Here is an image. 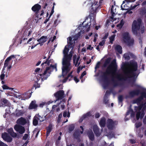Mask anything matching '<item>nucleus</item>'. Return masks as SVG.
Instances as JSON below:
<instances>
[{"label": "nucleus", "instance_id": "aec40b11", "mask_svg": "<svg viewBox=\"0 0 146 146\" xmlns=\"http://www.w3.org/2000/svg\"><path fill=\"white\" fill-rule=\"evenodd\" d=\"M36 101L33 100L31 101L29 107V110L36 109V110L38 107V105L36 104Z\"/></svg>", "mask_w": 146, "mask_h": 146}, {"label": "nucleus", "instance_id": "9b49d317", "mask_svg": "<svg viewBox=\"0 0 146 146\" xmlns=\"http://www.w3.org/2000/svg\"><path fill=\"white\" fill-rule=\"evenodd\" d=\"M72 39L71 37H69L68 38V46L69 48H73L75 43V39H74L72 40Z\"/></svg>", "mask_w": 146, "mask_h": 146}, {"label": "nucleus", "instance_id": "864d4df0", "mask_svg": "<svg viewBox=\"0 0 146 146\" xmlns=\"http://www.w3.org/2000/svg\"><path fill=\"white\" fill-rule=\"evenodd\" d=\"M50 67V69L51 67H52L53 69H55L56 70H57L56 65V64H54V65H50V66L49 67Z\"/></svg>", "mask_w": 146, "mask_h": 146}, {"label": "nucleus", "instance_id": "338daca9", "mask_svg": "<svg viewBox=\"0 0 146 146\" xmlns=\"http://www.w3.org/2000/svg\"><path fill=\"white\" fill-rule=\"evenodd\" d=\"M5 76V75L4 74H2L0 76V78L1 80H4Z\"/></svg>", "mask_w": 146, "mask_h": 146}, {"label": "nucleus", "instance_id": "5fc2aeb1", "mask_svg": "<svg viewBox=\"0 0 146 146\" xmlns=\"http://www.w3.org/2000/svg\"><path fill=\"white\" fill-rule=\"evenodd\" d=\"M98 36V35L97 33H96L95 34V35L94 36V39L93 40V41L94 42H96L97 40V38Z\"/></svg>", "mask_w": 146, "mask_h": 146}, {"label": "nucleus", "instance_id": "20e7f679", "mask_svg": "<svg viewBox=\"0 0 146 146\" xmlns=\"http://www.w3.org/2000/svg\"><path fill=\"white\" fill-rule=\"evenodd\" d=\"M123 42L126 44L128 47L133 45L134 40L133 38H131L129 33L125 32L122 34Z\"/></svg>", "mask_w": 146, "mask_h": 146}, {"label": "nucleus", "instance_id": "e2e57ef3", "mask_svg": "<svg viewBox=\"0 0 146 146\" xmlns=\"http://www.w3.org/2000/svg\"><path fill=\"white\" fill-rule=\"evenodd\" d=\"M100 114L98 113H96L95 115V117L96 118H98L100 117Z\"/></svg>", "mask_w": 146, "mask_h": 146}, {"label": "nucleus", "instance_id": "f03ea898", "mask_svg": "<svg viewBox=\"0 0 146 146\" xmlns=\"http://www.w3.org/2000/svg\"><path fill=\"white\" fill-rule=\"evenodd\" d=\"M117 67L116 60L114 59L107 67L105 71L102 73V74L101 76V78L107 85H108L110 82L108 76L110 75H115L117 70Z\"/></svg>", "mask_w": 146, "mask_h": 146}, {"label": "nucleus", "instance_id": "39448f33", "mask_svg": "<svg viewBox=\"0 0 146 146\" xmlns=\"http://www.w3.org/2000/svg\"><path fill=\"white\" fill-rule=\"evenodd\" d=\"M142 21L140 19H138L137 21L134 20L132 25V30L134 34L136 35L138 34V31L140 29Z\"/></svg>", "mask_w": 146, "mask_h": 146}, {"label": "nucleus", "instance_id": "69168bd1", "mask_svg": "<svg viewBox=\"0 0 146 146\" xmlns=\"http://www.w3.org/2000/svg\"><path fill=\"white\" fill-rule=\"evenodd\" d=\"M137 6V5H135L134 6H131L130 7V10H132L135 8Z\"/></svg>", "mask_w": 146, "mask_h": 146}, {"label": "nucleus", "instance_id": "774afa93", "mask_svg": "<svg viewBox=\"0 0 146 146\" xmlns=\"http://www.w3.org/2000/svg\"><path fill=\"white\" fill-rule=\"evenodd\" d=\"M142 106H143L142 105H140L137 107V109L139 111H140L141 110L142 108Z\"/></svg>", "mask_w": 146, "mask_h": 146}, {"label": "nucleus", "instance_id": "a19ab883", "mask_svg": "<svg viewBox=\"0 0 146 146\" xmlns=\"http://www.w3.org/2000/svg\"><path fill=\"white\" fill-rule=\"evenodd\" d=\"M109 100H108V97L107 96H105L104 98V102L106 104H108L109 103Z\"/></svg>", "mask_w": 146, "mask_h": 146}, {"label": "nucleus", "instance_id": "c85d7f7f", "mask_svg": "<svg viewBox=\"0 0 146 146\" xmlns=\"http://www.w3.org/2000/svg\"><path fill=\"white\" fill-rule=\"evenodd\" d=\"M74 137L76 139H78L79 138L80 134L78 131H75L73 134Z\"/></svg>", "mask_w": 146, "mask_h": 146}, {"label": "nucleus", "instance_id": "6e6552de", "mask_svg": "<svg viewBox=\"0 0 146 146\" xmlns=\"http://www.w3.org/2000/svg\"><path fill=\"white\" fill-rule=\"evenodd\" d=\"M140 93L139 90H133L129 92V95H126L125 98L126 99L134 97L135 96H138Z\"/></svg>", "mask_w": 146, "mask_h": 146}, {"label": "nucleus", "instance_id": "2f4dec72", "mask_svg": "<svg viewBox=\"0 0 146 146\" xmlns=\"http://www.w3.org/2000/svg\"><path fill=\"white\" fill-rule=\"evenodd\" d=\"M72 72H71L70 73L68 74L66 78L64 79L63 81V83L66 82L70 77H71V78H72L73 77V76L72 75Z\"/></svg>", "mask_w": 146, "mask_h": 146}, {"label": "nucleus", "instance_id": "c9c22d12", "mask_svg": "<svg viewBox=\"0 0 146 146\" xmlns=\"http://www.w3.org/2000/svg\"><path fill=\"white\" fill-rule=\"evenodd\" d=\"M24 113L22 110H19L16 111V115L17 117H19L23 115Z\"/></svg>", "mask_w": 146, "mask_h": 146}, {"label": "nucleus", "instance_id": "a18cd8bd", "mask_svg": "<svg viewBox=\"0 0 146 146\" xmlns=\"http://www.w3.org/2000/svg\"><path fill=\"white\" fill-rule=\"evenodd\" d=\"M80 56H78L77 58L76 59V62L75 64V66H76L77 65H78V66L80 64V62H79L78 63V61L79 60H80Z\"/></svg>", "mask_w": 146, "mask_h": 146}, {"label": "nucleus", "instance_id": "393cba45", "mask_svg": "<svg viewBox=\"0 0 146 146\" xmlns=\"http://www.w3.org/2000/svg\"><path fill=\"white\" fill-rule=\"evenodd\" d=\"M7 131L12 137H16L17 134L16 133L14 132L13 129L12 128L8 129Z\"/></svg>", "mask_w": 146, "mask_h": 146}, {"label": "nucleus", "instance_id": "0eeeda50", "mask_svg": "<svg viewBox=\"0 0 146 146\" xmlns=\"http://www.w3.org/2000/svg\"><path fill=\"white\" fill-rule=\"evenodd\" d=\"M56 98L55 102L61 100L64 97V92L63 90H59L54 94Z\"/></svg>", "mask_w": 146, "mask_h": 146}, {"label": "nucleus", "instance_id": "5701e85b", "mask_svg": "<svg viewBox=\"0 0 146 146\" xmlns=\"http://www.w3.org/2000/svg\"><path fill=\"white\" fill-rule=\"evenodd\" d=\"M50 1V0H42L40 1L39 3L42 4V7L43 9H45Z\"/></svg>", "mask_w": 146, "mask_h": 146}, {"label": "nucleus", "instance_id": "4468645a", "mask_svg": "<svg viewBox=\"0 0 146 146\" xmlns=\"http://www.w3.org/2000/svg\"><path fill=\"white\" fill-rule=\"evenodd\" d=\"M2 137L4 140L8 142H11L12 140V137L6 132H4L2 134Z\"/></svg>", "mask_w": 146, "mask_h": 146}, {"label": "nucleus", "instance_id": "e433bc0d", "mask_svg": "<svg viewBox=\"0 0 146 146\" xmlns=\"http://www.w3.org/2000/svg\"><path fill=\"white\" fill-rule=\"evenodd\" d=\"M52 60H48V59H46V61L43 62L41 64L42 66H43L44 64H47L49 66L50 63V61Z\"/></svg>", "mask_w": 146, "mask_h": 146}, {"label": "nucleus", "instance_id": "f8f14e48", "mask_svg": "<svg viewBox=\"0 0 146 146\" xmlns=\"http://www.w3.org/2000/svg\"><path fill=\"white\" fill-rule=\"evenodd\" d=\"M41 8V6L38 4H35L32 7V10L35 13L37 17H38V13Z\"/></svg>", "mask_w": 146, "mask_h": 146}, {"label": "nucleus", "instance_id": "f257e3e1", "mask_svg": "<svg viewBox=\"0 0 146 146\" xmlns=\"http://www.w3.org/2000/svg\"><path fill=\"white\" fill-rule=\"evenodd\" d=\"M138 68V65L136 62L134 61L130 62L129 64V69L127 71L125 72V77L121 74H117L116 78L119 81L126 80L127 78H130L135 77L136 71Z\"/></svg>", "mask_w": 146, "mask_h": 146}, {"label": "nucleus", "instance_id": "423d86ee", "mask_svg": "<svg viewBox=\"0 0 146 146\" xmlns=\"http://www.w3.org/2000/svg\"><path fill=\"white\" fill-rule=\"evenodd\" d=\"M50 70V67H47L43 73L38 75V76L36 77V83L41 78V80L42 81L47 79L50 74L51 72L48 71Z\"/></svg>", "mask_w": 146, "mask_h": 146}, {"label": "nucleus", "instance_id": "7c9ffc66", "mask_svg": "<svg viewBox=\"0 0 146 146\" xmlns=\"http://www.w3.org/2000/svg\"><path fill=\"white\" fill-rule=\"evenodd\" d=\"M38 119L36 115L35 116L33 120V124L34 126H36L38 123Z\"/></svg>", "mask_w": 146, "mask_h": 146}, {"label": "nucleus", "instance_id": "3c124183", "mask_svg": "<svg viewBox=\"0 0 146 146\" xmlns=\"http://www.w3.org/2000/svg\"><path fill=\"white\" fill-rule=\"evenodd\" d=\"M123 56L125 59L129 60V56L127 54H124Z\"/></svg>", "mask_w": 146, "mask_h": 146}, {"label": "nucleus", "instance_id": "09e8293b", "mask_svg": "<svg viewBox=\"0 0 146 146\" xmlns=\"http://www.w3.org/2000/svg\"><path fill=\"white\" fill-rule=\"evenodd\" d=\"M135 127L137 128H138L141 126L142 124L140 122L136 123L135 124Z\"/></svg>", "mask_w": 146, "mask_h": 146}, {"label": "nucleus", "instance_id": "c756f323", "mask_svg": "<svg viewBox=\"0 0 146 146\" xmlns=\"http://www.w3.org/2000/svg\"><path fill=\"white\" fill-rule=\"evenodd\" d=\"M1 101L3 105L4 106H8L9 102L8 100L5 98H3L1 99Z\"/></svg>", "mask_w": 146, "mask_h": 146}, {"label": "nucleus", "instance_id": "cd10ccee", "mask_svg": "<svg viewBox=\"0 0 146 146\" xmlns=\"http://www.w3.org/2000/svg\"><path fill=\"white\" fill-rule=\"evenodd\" d=\"M96 11H91L90 14V20H94L95 19L96 15Z\"/></svg>", "mask_w": 146, "mask_h": 146}, {"label": "nucleus", "instance_id": "052dcab7", "mask_svg": "<svg viewBox=\"0 0 146 146\" xmlns=\"http://www.w3.org/2000/svg\"><path fill=\"white\" fill-rule=\"evenodd\" d=\"M109 35L108 33H106L105 34L104 36L102 38L103 39H106Z\"/></svg>", "mask_w": 146, "mask_h": 146}, {"label": "nucleus", "instance_id": "ea45409f", "mask_svg": "<svg viewBox=\"0 0 146 146\" xmlns=\"http://www.w3.org/2000/svg\"><path fill=\"white\" fill-rule=\"evenodd\" d=\"M141 101L138 98L133 101V104H138L140 103Z\"/></svg>", "mask_w": 146, "mask_h": 146}, {"label": "nucleus", "instance_id": "ddd939ff", "mask_svg": "<svg viewBox=\"0 0 146 146\" xmlns=\"http://www.w3.org/2000/svg\"><path fill=\"white\" fill-rule=\"evenodd\" d=\"M2 137L4 140L8 142H11L12 140V137L6 132H4L2 134Z\"/></svg>", "mask_w": 146, "mask_h": 146}, {"label": "nucleus", "instance_id": "6ab92c4d", "mask_svg": "<svg viewBox=\"0 0 146 146\" xmlns=\"http://www.w3.org/2000/svg\"><path fill=\"white\" fill-rule=\"evenodd\" d=\"M15 56L14 55H11L8 57L5 60L3 70L9 64V61L11 60V59L12 58H15Z\"/></svg>", "mask_w": 146, "mask_h": 146}, {"label": "nucleus", "instance_id": "b1692460", "mask_svg": "<svg viewBox=\"0 0 146 146\" xmlns=\"http://www.w3.org/2000/svg\"><path fill=\"white\" fill-rule=\"evenodd\" d=\"M46 135L47 137L49 136L52 129V124L50 123L48 127L46 128Z\"/></svg>", "mask_w": 146, "mask_h": 146}, {"label": "nucleus", "instance_id": "680f3d73", "mask_svg": "<svg viewBox=\"0 0 146 146\" xmlns=\"http://www.w3.org/2000/svg\"><path fill=\"white\" fill-rule=\"evenodd\" d=\"M93 48V47H92L91 45H89L87 48V50H92Z\"/></svg>", "mask_w": 146, "mask_h": 146}, {"label": "nucleus", "instance_id": "4c0bfd02", "mask_svg": "<svg viewBox=\"0 0 146 146\" xmlns=\"http://www.w3.org/2000/svg\"><path fill=\"white\" fill-rule=\"evenodd\" d=\"M118 102L119 103H122L123 100V97L122 95H119L118 98Z\"/></svg>", "mask_w": 146, "mask_h": 146}, {"label": "nucleus", "instance_id": "58836bf2", "mask_svg": "<svg viewBox=\"0 0 146 146\" xmlns=\"http://www.w3.org/2000/svg\"><path fill=\"white\" fill-rule=\"evenodd\" d=\"M111 80L114 86L116 87L119 85L117 82L114 80L113 78H112Z\"/></svg>", "mask_w": 146, "mask_h": 146}, {"label": "nucleus", "instance_id": "603ef678", "mask_svg": "<svg viewBox=\"0 0 146 146\" xmlns=\"http://www.w3.org/2000/svg\"><path fill=\"white\" fill-rule=\"evenodd\" d=\"M54 6H53L52 8V10L51 11L50 13V14L49 18H50V17L52 16V15L53 14L54 12Z\"/></svg>", "mask_w": 146, "mask_h": 146}, {"label": "nucleus", "instance_id": "37998d69", "mask_svg": "<svg viewBox=\"0 0 146 146\" xmlns=\"http://www.w3.org/2000/svg\"><path fill=\"white\" fill-rule=\"evenodd\" d=\"M115 34H113L109 38L110 42V43H112L113 42L114 40L115 37Z\"/></svg>", "mask_w": 146, "mask_h": 146}, {"label": "nucleus", "instance_id": "a878e982", "mask_svg": "<svg viewBox=\"0 0 146 146\" xmlns=\"http://www.w3.org/2000/svg\"><path fill=\"white\" fill-rule=\"evenodd\" d=\"M115 51L120 54H121L122 53V47L119 45H117L115 48Z\"/></svg>", "mask_w": 146, "mask_h": 146}, {"label": "nucleus", "instance_id": "7ed1b4c3", "mask_svg": "<svg viewBox=\"0 0 146 146\" xmlns=\"http://www.w3.org/2000/svg\"><path fill=\"white\" fill-rule=\"evenodd\" d=\"M69 49L65 46L63 51L64 57L62 59V74L63 76H65L68 73L70 69V60L72 59V54H68Z\"/></svg>", "mask_w": 146, "mask_h": 146}, {"label": "nucleus", "instance_id": "13d9d810", "mask_svg": "<svg viewBox=\"0 0 146 146\" xmlns=\"http://www.w3.org/2000/svg\"><path fill=\"white\" fill-rule=\"evenodd\" d=\"M0 146H8L6 144L2 141H0Z\"/></svg>", "mask_w": 146, "mask_h": 146}, {"label": "nucleus", "instance_id": "c03bdc74", "mask_svg": "<svg viewBox=\"0 0 146 146\" xmlns=\"http://www.w3.org/2000/svg\"><path fill=\"white\" fill-rule=\"evenodd\" d=\"M3 88V90H11L13 89V88H10L6 85H3L2 86Z\"/></svg>", "mask_w": 146, "mask_h": 146}, {"label": "nucleus", "instance_id": "49530a36", "mask_svg": "<svg viewBox=\"0 0 146 146\" xmlns=\"http://www.w3.org/2000/svg\"><path fill=\"white\" fill-rule=\"evenodd\" d=\"M85 66H83L81 67H79L77 69V72L78 73L80 70H82L83 68H85Z\"/></svg>", "mask_w": 146, "mask_h": 146}, {"label": "nucleus", "instance_id": "9d476101", "mask_svg": "<svg viewBox=\"0 0 146 146\" xmlns=\"http://www.w3.org/2000/svg\"><path fill=\"white\" fill-rule=\"evenodd\" d=\"M14 129L17 131L20 134H23L25 131V127L16 124L15 125L14 127Z\"/></svg>", "mask_w": 146, "mask_h": 146}, {"label": "nucleus", "instance_id": "1a4fd4ad", "mask_svg": "<svg viewBox=\"0 0 146 146\" xmlns=\"http://www.w3.org/2000/svg\"><path fill=\"white\" fill-rule=\"evenodd\" d=\"M117 123L116 121H113L111 119H108L107 121V127L109 129H112Z\"/></svg>", "mask_w": 146, "mask_h": 146}, {"label": "nucleus", "instance_id": "72a5a7b5", "mask_svg": "<svg viewBox=\"0 0 146 146\" xmlns=\"http://www.w3.org/2000/svg\"><path fill=\"white\" fill-rule=\"evenodd\" d=\"M111 60V58L110 57L108 58L107 59L105 60V62L103 65L104 67H106L109 64Z\"/></svg>", "mask_w": 146, "mask_h": 146}, {"label": "nucleus", "instance_id": "a211bd4d", "mask_svg": "<svg viewBox=\"0 0 146 146\" xmlns=\"http://www.w3.org/2000/svg\"><path fill=\"white\" fill-rule=\"evenodd\" d=\"M47 38L46 36H42L40 38L38 39L37 41L39 42L37 44H40V45H42L47 40Z\"/></svg>", "mask_w": 146, "mask_h": 146}, {"label": "nucleus", "instance_id": "f704fd0d", "mask_svg": "<svg viewBox=\"0 0 146 146\" xmlns=\"http://www.w3.org/2000/svg\"><path fill=\"white\" fill-rule=\"evenodd\" d=\"M90 25L91 24H90L89 25V23H88L86 24L84 26H83L84 29H85V30L86 32H88L90 30Z\"/></svg>", "mask_w": 146, "mask_h": 146}, {"label": "nucleus", "instance_id": "2eb2a0df", "mask_svg": "<svg viewBox=\"0 0 146 146\" xmlns=\"http://www.w3.org/2000/svg\"><path fill=\"white\" fill-rule=\"evenodd\" d=\"M93 131L96 136L97 137H99L101 135V133L100 131V129L97 125H94L93 126Z\"/></svg>", "mask_w": 146, "mask_h": 146}, {"label": "nucleus", "instance_id": "f3484780", "mask_svg": "<svg viewBox=\"0 0 146 146\" xmlns=\"http://www.w3.org/2000/svg\"><path fill=\"white\" fill-rule=\"evenodd\" d=\"M144 110L142 109L141 111H138L136 115V119L137 120H138L140 117L141 119L143 118L145 115Z\"/></svg>", "mask_w": 146, "mask_h": 146}, {"label": "nucleus", "instance_id": "de8ad7c7", "mask_svg": "<svg viewBox=\"0 0 146 146\" xmlns=\"http://www.w3.org/2000/svg\"><path fill=\"white\" fill-rule=\"evenodd\" d=\"M100 64V62H97L95 67V71H96L97 68H99Z\"/></svg>", "mask_w": 146, "mask_h": 146}, {"label": "nucleus", "instance_id": "6e6d98bb", "mask_svg": "<svg viewBox=\"0 0 146 146\" xmlns=\"http://www.w3.org/2000/svg\"><path fill=\"white\" fill-rule=\"evenodd\" d=\"M105 42V40H103L102 42H100L99 44L101 46H103Z\"/></svg>", "mask_w": 146, "mask_h": 146}, {"label": "nucleus", "instance_id": "8fccbe9b", "mask_svg": "<svg viewBox=\"0 0 146 146\" xmlns=\"http://www.w3.org/2000/svg\"><path fill=\"white\" fill-rule=\"evenodd\" d=\"M28 135L27 134V133L25 134L23 137V139L25 140H26L27 139L28 137Z\"/></svg>", "mask_w": 146, "mask_h": 146}, {"label": "nucleus", "instance_id": "412c9836", "mask_svg": "<svg viewBox=\"0 0 146 146\" xmlns=\"http://www.w3.org/2000/svg\"><path fill=\"white\" fill-rule=\"evenodd\" d=\"M87 134L89 139L90 141H92L94 140L95 139L92 130H89L87 132Z\"/></svg>", "mask_w": 146, "mask_h": 146}, {"label": "nucleus", "instance_id": "dca6fc26", "mask_svg": "<svg viewBox=\"0 0 146 146\" xmlns=\"http://www.w3.org/2000/svg\"><path fill=\"white\" fill-rule=\"evenodd\" d=\"M100 5L98 4L97 1H95L93 3L92 2L91 7L92 11H96L97 9L100 8Z\"/></svg>", "mask_w": 146, "mask_h": 146}, {"label": "nucleus", "instance_id": "79ce46f5", "mask_svg": "<svg viewBox=\"0 0 146 146\" xmlns=\"http://www.w3.org/2000/svg\"><path fill=\"white\" fill-rule=\"evenodd\" d=\"M74 129V126L73 124L70 125L68 128L69 131L71 132L73 131Z\"/></svg>", "mask_w": 146, "mask_h": 146}, {"label": "nucleus", "instance_id": "473e14b6", "mask_svg": "<svg viewBox=\"0 0 146 146\" xmlns=\"http://www.w3.org/2000/svg\"><path fill=\"white\" fill-rule=\"evenodd\" d=\"M36 116H37V117L38 118V120H39L41 122H42L44 121L46 118L45 116H41L39 115L38 114Z\"/></svg>", "mask_w": 146, "mask_h": 146}, {"label": "nucleus", "instance_id": "bf43d9fd", "mask_svg": "<svg viewBox=\"0 0 146 146\" xmlns=\"http://www.w3.org/2000/svg\"><path fill=\"white\" fill-rule=\"evenodd\" d=\"M74 80L76 83L78 82L79 81V80L76 76H74Z\"/></svg>", "mask_w": 146, "mask_h": 146}, {"label": "nucleus", "instance_id": "4be33fe9", "mask_svg": "<svg viewBox=\"0 0 146 146\" xmlns=\"http://www.w3.org/2000/svg\"><path fill=\"white\" fill-rule=\"evenodd\" d=\"M17 123L18 124L24 125L27 123V121L25 118L22 117L17 120Z\"/></svg>", "mask_w": 146, "mask_h": 146}, {"label": "nucleus", "instance_id": "4d7b16f0", "mask_svg": "<svg viewBox=\"0 0 146 146\" xmlns=\"http://www.w3.org/2000/svg\"><path fill=\"white\" fill-rule=\"evenodd\" d=\"M76 58H77L76 55H74L73 57V63H75Z\"/></svg>", "mask_w": 146, "mask_h": 146}, {"label": "nucleus", "instance_id": "bb28decb", "mask_svg": "<svg viewBox=\"0 0 146 146\" xmlns=\"http://www.w3.org/2000/svg\"><path fill=\"white\" fill-rule=\"evenodd\" d=\"M106 119L105 118L103 117H102L100 121V124L101 127H104L105 126Z\"/></svg>", "mask_w": 146, "mask_h": 146}, {"label": "nucleus", "instance_id": "0e129e2a", "mask_svg": "<svg viewBox=\"0 0 146 146\" xmlns=\"http://www.w3.org/2000/svg\"><path fill=\"white\" fill-rule=\"evenodd\" d=\"M129 141L131 143V144H134L136 143L135 141L133 139H130L129 140Z\"/></svg>", "mask_w": 146, "mask_h": 146}]
</instances>
